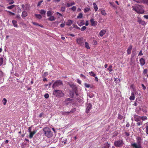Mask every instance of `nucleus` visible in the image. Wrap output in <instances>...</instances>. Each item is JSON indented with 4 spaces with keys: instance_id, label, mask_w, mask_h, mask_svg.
Returning <instances> with one entry per match:
<instances>
[{
    "instance_id": "obj_1",
    "label": "nucleus",
    "mask_w": 148,
    "mask_h": 148,
    "mask_svg": "<svg viewBox=\"0 0 148 148\" xmlns=\"http://www.w3.org/2000/svg\"><path fill=\"white\" fill-rule=\"evenodd\" d=\"M133 10L135 11L138 14H143L145 12L144 10L142 9V7L141 6L136 5L132 7Z\"/></svg>"
},
{
    "instance_id": "obj_2",
    "label": "nucleus",
    "mask_w": 148,
    "mask_h": 148,
    "mask_svg": "<svg viewBox=\"0 0 148 148\" xmlns=\"http://www.w3.org/2000/svg\"><path fill=\"white\" fill-rule=\"evenodd\" d=\"M45 136L48 138H51L53 135V133L51 131L50 128L48 127H45L43 129Z\"/></svg>"
},
{
    "instance_id": "obj_3",
    "label": "nucleus",
    "mask_w": 148,
    "mask_h": 148,
    "mask_svg": "<svg viewBox=\"0 0 148 148\" xmlns=\"http://www.w3.org/2000/svg\"><path fill=\"white\" fill-rule=\"evenodd\" d=\"M53 94L58 98L63 97L64 94L62 90L54 89L53 92Z\"/></svg>"
},
{
    "instance_id": "obj_4",
    "label": "nucleus",
    "mask_w": 148,
    "mask_h": 148,
    "mask_svg": "<svg viewBox=\"0 0 148 148\" xmlns=\"http://www.w3.org/2000/svg\"><path fill=\"white\" fill-rule=\"evenodd\" d=\"M114 144L115 146L119 147L123 146L124 143L123 140H121L115 141Z\"/></svg>"
},
{
    "instance_id": "obj_5",
    "label": "nucleus",
    "mask_w": 148,
    "mask_h": 148,
    "mask_svg": "<svg viewBox=\"0 0 148 148\" xmlns=\"http://www.w3.org/2000/svg\"><path fill=\"white\" fill-rule=\"evenodd\" d=\"M63 85V84L62 81L60 80H57L53 84L52 88H54L57 87H58L59 86Z\"/></svg>"
},
{
    "instance_id": "obj_6",
    "label": "nucleus",
    "mask_w": 148,
    "mask_h": 148,
    "mask_svg": "<svg viewBox=\"0 0 148 148\" xmlns=\"http://www.w3.org/2000/svg\"><path fill=\"white\" fill-rule=\"evenodd\" d=\"M77 42L78 44L80 45V46H83L84 45V41L82 38H79L77 39Z\"/></svg>"
},
{
    "instance_id": "obj_7",
    "label": "nucleus",
    "mask_w": 148,
    "mask_h": 148,
    "mask_svg": "<svg viewBox=\"0 0 148 148\" xmlns=\"http://www.w3.org/2000/svg\"><path fill=\"white\" fill-rule=\"evenodd\" d=\"M131 146L133 148H142L141 144H137L136 143H133L131 144Z\"/></svg>"
},
{
    "instance_id": "obj_8",
    "label": "nucleus",
    "mask_w": 148,
    "mask_h": 148,
    "mask_svg": "<svg viewBox=\"0 0 148 148\" xmlns=\"http://www.w3.org/2000/svg\"><path fill=\"white\" fill-rule=\"evenodd\" d=\"M90 21L91 23V25L92 26L95 27L97 25V21H95L93 18H91L90 20Z\"/></svg>"
},
{
    "instance_id": "obj_9",
    "label": "nucleus",
    "mask_w": 148,
    "mask_h": 148,
    "mask_svg": "<svg viewBox=\"0 0 148 148\" xmlns=\"http://www.w3.org/2000/svg\"><path fill=\"white\" fill-rule=\"evenodd\" d=\"M92 108V105L90 103L88 104L87 105L86 112L87 113H88L89 112L90 110Z\"/></svg>"
},
{
    "instance_id": "obj_10",
    "label": "nucleus",
    "mask_w": 148,
    "mask_h": 148,
    "mask_svg": "<svg viewBox=\"0 0 148 148\" xmlns=\"http://www.w3.org/2000/svg\"><path fill=\"white\" fill-rule=\"evenodd\" d=\"M73 113V111H71L70 112H62L61 113L62 115L64 116H67L70 113L72 114Z\"/></svg>"
},
{
    "instance_id": "obj_11",
    "label": "nucleus",
    "mask_w": 148,
    "mask_h": 148,
    "mask_svg": "<svg viewBox=\"0 0 148 148\" xmlns=\"http://www.w3.org/2000/svg\"><path fill=\"white\" fill-rule=\"evenodd\" d=\"M138 19L137 20V22L140 24H141L143 25H144L146 23L144 21H143L141 20V19L139 18L138 17Z\"/></svg>"
},
{
    "instance_id": "obj_12",
    "label": "nucleus",
    "mask_w": 148,
    "mask_h": 148,
    "mask_svg": "<svg viewBox=\"0 0 148 148\" xmlns=\"http://www.w3.org/2000/svg\"><path fill=\"white\" fill-rule=\"evenodd\" d=\"M132 48V45H130L127 50V53L128 55L130 54L131 53V50Z\"/></svg>"
},
{
    "instance_id": "obj_13",
    "label": "nucleus",
    "mask_w": 148,
    "mask_h": 148,
    "mask_svg": "<svg viewBox=\"0 0 148 148\" xmlns=\"http://www.w3.org/2000/svg\"><path fill=\"white\" fill-rule=\"evenodd\" d=\"M21 6L24 10H27L29 9V6L27 4L25 5L22 4Z\"/></svg>"
},
{
    "instance_id": "obj_14",
    "label": "nucleus",
    "mask_w": 148,
    "mask_h": 148,
    "mask_svg": "<svg viewBox=\"0 0 148 148\" xmlns=\"http://www.w3.org/2000/svg\"><path fill=\"white\" fill-rule=\"evenodd\" d=\"M69 85L70 86V87L72 88L74 91H76V90H77V88L75 85L73 84H70Z\"/></svg>"
},
{
    "instance_id": "obj_15",
    "label": "nucleus",
    "mask_w": 148,
    "mask_h": 148,
    "mask_svg": "<svg viewBox=\"0 0 148 148\" xmlns=\"http://www.w3.org/2000/svg\"><path fill=\"white\" fill-rule=\"evenodd\" d=\"M140 64L141 66H143L145 63V61L144 59L142 58L140 60Z\"/></svg>"
},
{
    "instance_id": "obj_16",
    "label": "nucleus",
    "mask_w": 148,
    "mask_h": 148,
    "mask_svg": "<svg viewBox=\"0 0 148 148\" xmlns=\"http://www.w3.org/2000/svg\"><path fill=\"white\" fill-rule=\"evenodd\" d=\"M134 118L135 121L137 122L140 121V116L136 115H134Z\"/></svg>"
},
{
    "instance_id": "obj_17",
    "label": "nucleus",
    "mask_w": 148,
    "mask_h": 148,
    "mask_svg": "<svg viewBox=\"0 0 148 148\" xmlns=\"http://www.w3.org/2000/svg\"><path fill=\"white\" fill-rule=\"evenodd\" d=\"M36 132V130H34L32 132H30V134L29 135V137L30 138H32Z\"/></svg>"
},
{
    "instance_id": "obj_18",
    "label": "nucleus",
    "mask_w": 148,
    "mask_h": 148,
    "mask_svg": "<svg viewBox=\"0 0 148 148\" xmlns=\"http://www.w3.org/2000/svg\"><path fill=\"white\" fill-rule=\"evenodd\" d=\"M129 99L130 100H134L135 99V96L134 95V92H132L131 93V96L129 98Z\"/></svg>"
},
{
    "instance_id": "obj_19",
    "label": "nucleus",
    "mask_w": 148,
    "mask_h": 148,
    "mask_svg": "<svg viewBox=\"0 0 148 148\" xmlns=\"http://www.w3.org/2000/svg\"><path fill=\"white\" fill-rule=\"evenodd\" d=\"M106 32V30L102 29L100 32L99 34L101 36H102L105 34Z\"/></svg>"
},
{
    "instance_id": "obj_20",
    "label": "nucleus",
    "mask_w": 148,
    "mask_h": 148,
    "mask_svg": "<svg viewBox=\"0 0 148 148\" xmlns=\"http://www.w3.org/2000/svg\"><path fill=\"white\" fill-rule=\"evenodd\" d=\"M110 144L108 142H107L106 143L104 144L103 146L102 147V148H109Z\"/></svg>"
},
{
    "instance_id": "obj_21",
    "label": "nucleus",
    "mask_w": 148,
    "mask_h": 148,
    "mask_svg": "<svg viewBox=\"0 0 148 148\" xmlns=\"http://www.w3.org/2000/svg\"><path fill=\"white\" fill-rule=\"evenodd\" d=\"M12 23L14 26L15 27H18V25L17 24V21L15 20H13L12 21Z\"/></svg>"
},
{
    "instance_id": "obj_22",
    "label": "nucleus",
    "mask_w": 148,
    "mask_h": 148,
    "mask_svg": "<svg viewBox=\"0 0 148 148\" xmlns=\"http://www.w3.org/2000/svg\"><path fill=\"white\" fill-rule=\"evenodd\" d=\"M56 19V18L54 17V16H50L49 18H48V20L50 21H53L55 20Z\"/></svg>"
},
{
    "instance_id": "obj_23",
    "label": "nucleus",
    "mask_w": 148,
    "mask_h": 148,
    "mask_svg": "<svg viewBox=\"0 0 148 148\" xmlns=\"http://www.w3.org/2000/svg\"><path fill=\"white\" fill-rule=\"evenodd\" d=\"M75 4V3L74 2H72L71 3H67L66 4V5L67 7H69L72 5H74Z\"/></svg>"
},
{
    "instance_id": "obj_24",
    "label": "nucleus",
    "mask_w": 148,
    "mask_h": 148,
    "mask_svg": "<svg viewBox=\"0 0 148 148\" xmlns=\"http://www.w3.org/2000/svg\"><path fill=\"white\" fill-rule=\"evenodd\" d=\"M93 6L95 10V12L97 11L98 9V8L96 3H93Z\"/></svg>"
},
{
    "instance_id": "obj_25",
    "label": "nucleus",
    "mask_w": 148,
    "mask_h": 148,
    "mask_svg": "<svg viewBox=\"0 0 148 148\" xmlns=\"http://www.w3.org/2000/svg\"><path fill=\"white\" fill-rule=\"evenodd\" d=\"M73 23V21L71 20H68L66 23V25L68 26H70Z\"/></svg>"
},
{
    "instance_id": "obj_26",
    "label": "nucleus",
    "mask_w": 148,
    "mask_h": 148,
    "mask_svg": "<svg viewBox=\"0 0 148 148\" xmlns=\"http://www.w3.org/2000/svg\"><path fill=\"white\" fill-rule=\"evenodd\" d=\"M27 13L25 11L23 12L22 14V16L23 17H25L27 16Z\"/></svg>"
},
{
    "instance_id": "obj_27",
    "label": "nucleus",
    "mask_w": 148,
    "mask_h": 148,
    "mask_svg": "<svg viewBox=\"0 0 148 148\" xmlns=\"http://www.w3.org/2000/svg\"><path fill=\"white\" fill-rule=\"evenodd\" d=\"M32 23L34 25H36V26H40L41 27H43V26L42 25H40L38 23L35 22H32Z\"/></svg>"
},
{
    "instance_id": "obj_28",
    "label": "nucleus",
    "mask_w": 148,
    "mask_h": 148,
    "mask_svg": "<svg viewBox=\"0 0 148 148\" xmlns=\"http://www.w3.org/2000/svg\"><path fill=\"white\" fill-rule=\"evenodd\" d=\"M34 15L36 18L38 19H40L42 18V16L40 14H35Z\"/></svg>"
},
{
    "instance_id": "obj_29",
    "label": "nucleus",
    "mask_w": 148,
    "mask_h": 148,
    "mask_svg": "<svg viewBox=\"0 0 148 148\" xmlns=\"http://www.w3.org/2000/svg\"><path fill=\"white\" fill-rule=\"evenodd\" d=\"M52 14L53 13H52V11L50 10L48 11L47 12V15L48 16H51Z\"/></svg>"
},
{
    "instance_id": "obj_30",
    "label": "nucleus",
    "mask_w": 148,
    "mask_h": 148,
    "mask_svg": "<svg viewBox=\"0 0 148 148\" xmlns=\"http://www.w3.org/2000/svg\"><path fill=\"white\" fill-rule=\"evenodd\" d=\"M85 45L86 48L88 49H90V47L88 43L87 42H85Z\"/></svg>"
},
{
    "instance_id": "obj_31",
    "label": "nucleus",
    "mask_w": 148,
    "mask_h": 148,
    "mask_svg": "<svg viewBox=\"0 0 148 148\" xmlns=\"http://www.w3.org/2000/svg\"><path fill=\"white\" fill-rule=\"evenodd\" d=\"M46 12V11L44 10H41L40 11V13L42 15H45Z\"/></svg>"
},
{
    "instance_id": "obj_32",
    "label": "nucleus",
    "mask_w": 148,
    "mask_h": 148,
    "mask_svg": "<svg viewBox=\"0 0 148 148\" xmlns=\"http://www.w3.org/2000/svg\"><path fill=\"white\" fill-rule=\"evenodd\" d=\"M90 10V8L89 7L86 8L84 9V12L86 13L88 12Z\"/></svg>"
},
{
    "instance_id": "obj_33",
    "label": "nucleus",
    "mask_w": 148,
    "mask_h": 148,
    "mask_svg": "<svg viewBox=\"0 0 148 148\" xmlns=\"http://www.w3.org/2000/svg\"><path fill=\"white\" fill-rule=\"evenodd\" d=\"M136 140H137L138 143V144H140L141 143V138L140 137H138L136 138Z\"/></svg>"
},
{
    "instance_id": "obj_34",
    "label": "nucleus",
    "mask_w": 148,
    "mask_h": 148,
    "mask_svg": "<svg viewBox=\"0 0 148 148\" xmlns=\"http://www.w3.org/2000/svg\"><path fill=\"white\" fill-rule=\"evenodd\" d=\"M140 119H141L142 121H144L146 120L147 119V118L146 116H140Z\"/></svg>"
},
{
    "instance_id": "obj_35",
    "label": "nucleus",
    "mask_w": 148,
    "mask_h": 148,
    "mask_svg": "<svg viewBox=\"0 0 148 148\" xmlns=\"http://www.w3.org/2000/svg\"><path fill=\"white\" fill-rule=\"evenodd\" d=\"M89 74L91 76L95 77L96 76V74L92 71L90 72L89 73Z\"/></svg>"
},
{
    "instance_id": "obj_36",
    "label": "nucleus",
    "mask_w": 148,
    "mask_h": 148,
    "mask_svg": "<svg viewBox=\"0 0 148 148\" xmlns=\"http://www.w3.org/2000/svg\"><path fill=\"white\" fill-rule=\"evenodd\" d=\"M108 70L110 72H112L113 71V69H112V65L110 66L108 69Z\"/></svg>"
},
{
    "instance_id": "obj_37",
    "label": "nucleus",
    "mask_w": 148,
    "mask_h": 148,
    "mask_svg": "<svg viewBox=\"0 0 148 148\" xmlns=\"http://www.w3.org/2000/svg\"><path fill=\"white\" fill-rule=\"evenodd\" d=\"M15 5H13L10 6H8L7 7V8L9 9H12L13 8L15 7Z\"/></svg>"
},
{
    "instance_id": "obj_38",
    "label": "nucleus",
    "mask_w": 148,
    "mask_h": 148,
    "mask_svg": "<svg viewBox=\"0 0 148 148\" xmlns=\"http://www.w3.org/2000/svg\"><path fill=\"white\" fill-rule=\"evenodd\" d=\"M101 14L103 15L106 16V13L104 10H102L101 11Z\"/></svg>"
},
{
    "instance_id": "obj_39",
    "label": "nucleus",
    "mask_w": 148,
    "mask_h": 148,
    "mask_svg": "<svg viewBox=\"0 0 148 148\" xmlns=\"http://www.w3.org/2000/svg\"><path fill=\"white\" fill-rule=\"evenodd\" d=\"M83 17V14L82 13H80L79 15L77 16V18L78 19H80Z\"/></svg>"
},
{
    "instance_id": "obj_40",
    "label": "nucleus",
    "mask_w": 148,
    "mask_h": 148,
    "mask_svg": "<svg viewBox=\"0 0 148 148\" xmlns=\"http://www.w3.org/2000/svg\"><path fill=\"white\" fill-rule=\"evenodd\" d=\"M138 122L137 123L136 125L138 126H139L141 125H142L143 124V122L142 121H138Z\"/></svg>"
},
{
    "instance_id": "obj_41",
    "label": "nucleus",
    "mask_w": 148,
    "mask_h": 148,
    "mask_svg": "<svg viewBox=\"0 0 148 148\" xmlns=\"http://www.w3.org/2000/svg\"><path fill=\"white\" fill-rule=\"evenodd\" d=\"M123 116L121 115V114H118V118L120 120H121L123 119Z\"/></svg>"
},
{
    "instance_id": "obj_42",
    "label": "nucleus",
    "mask_w": 148,
    "mask_h": 148,
    "mask_svg": "<svg viewBox=\"0 0 148 148\" xmlns=\"http://www.w3.org/2000/svg\"><path fill=\"white\" fill-rule=\"evenodd\" d=\"M84 24V20H81V22L79 24H78L79 26H81L82 25H83Z\"/></svg>"
},
{
    "instance_id": "obj_43",
    "label": "nucleus",
    "mask_w": 148,
    "mask_h": 148,
    "mask_svg": "<svg viewBox=\"0 0 148 148\" xmlns=\"http://www.w3.org/2000/svg\"><path fill=\"white\" fill-rule=\"evenodd\" d=\"M3 58H0V66H1L3 62Z\"/></svg>"
},
{
    "instance_id": "obj_44",
    "label": "nucleus",
    "mask_w": 148,
    "mask_h": 148,
    "mask_svg": "<svg viewBox=\"0 0 148 148\" xmlns=\"http://www.w3.org/2000/svg\"><path fill=\"white\" fill-rule=\"evenodd\" d=\"M2 101L3 104L4 105H5L6 104V103L7 102V101L6 99L3 98V99Z\"/></svg>"
},
{
    "instance_id": "obj_45",
    "label": "nucleus",
    "mask_w": 148,
    "mask_h": 148,
    "mask_svg": "<svg viewBox=\"0 0 148 148\" xmlns=\"http://www.w3.org/2000/svg\"><path fill=\"white\" fill-rule=\"evenodd\" d=\"M86 27H85V26H83L81 28V30L82 31H83L84 30H85L86 29Z\"/></svg>"
},
{
    "instance_id": "obj_46",
    "label": "nucleus",
    "mask_w": 148,
    "mask_h": 148,
    "mask_svg": "<svg viewBox=\"0 0 148 148\" xmlns=\"http://www.w3.org/2000/svg\"><path fill=\"white\" fill-rule=\"evenodd\" d=\"M8 12L9 13V15L10 16L14 15H15V14L10 11H8Z\"/></svg>"
},
{
    "instance_id": "obj_47",
    "label": "nucleus",
    "mask_w": 148,
    "mask_h": 148,
    "mask_svg": "<svg viewBox=\"0 0 148 148\" xmlns=\"http://www.w3.org/2000/svg\"><path fill=\"white\" fill-rule=\"evenodd\" d=\"M73 26L74 27H75V28L77 29H80V28L76 25H73Z\"/></svg>"
},
{
    "instance_id": "obj_48",
    "label": "nucleus",
    "mask_w": 148,
    "mask_h": 148,
    "mask_svg": "<svg viewBox=\"0 0 148 148\" xmlns=\"http://www.w3.org/2000/svg\"><path fill=\"white\" fill-rule=\"evenodd\" d=\"M71 9L73 11H75L76 9V7L75 6H73L72 8H71Z\"/></svg>"
},
{
    "instance_id": "obj_49",
    "label": "nucleus",
    "mask_w": 148,
    "mask_h": 148,
    "mask_svg": "<svg viewBox=\"0 0 148 148\" xmlns=\"http://www.w3.org/2000/svg\"><path fill=\"white\" fill-rule=\"evenodd\" d=\"M144 3H145L148 5V0H142Z\"/></svg>"
},
{
    "instance_id": "obj_50",
    "label": "nucleus",
    "mask_w": 148,
    "mask_h": 148,
    "mask_svg": "<svg viewBox=\"0 0 148 148\" xmlns=\"http://www.w3.org/2000/svg\"><path fill=\"white\" fill-rule=\"evenodd\" d=\"M146 132L148 135V125H147L146 127Z\"/></svg>"
},
{
    "instance_id": "obj_51",
    "label": "nucleus",
    "mask_w": 148,
    "mask_h": 148,
    "mask_svg": "<svg viewBox=\"0 0 148 148\" xmlns=\"http://www.w3.org/2000/svg\"><path fill=\"white\" fill-rule=\"evenodd\" d=\"M45 97L46 99L48 98L49 97V95L48 94L46 93L45 95Z\"/></svg>"
},
{
    "instance_id": "obj_52",
    "label": "nucleus",
    "mask_w": 148,
    "mask_h": 148,
    "mask_svg": "<svg viewBox=\"0 0 148 148\" xmlns=\"http://www.w3.org/2000/svg\"><path fill=\"white\" fill-rule=\"evenodd\" d=\"M84 86H85V87H86L87 88H89L90 87V85L88 84L87 83H85L84 84Z\"/></svg>"
},
{
    "instance_id": "obj_53",
    "label": "nucleus",
    "mask_w": 148,
    "mask_h": 148,
    "mask_svg": "<svg viewBox=\"0 0 148 148\" xmlns=\"http://www.w3.org/2000/svg\"><path fill=\"white\" fill-rule=\"evenodd\" d=\"M42 2H43V1L42 0L40 1L39 2H38V3L37 6H40V5H41V3H42Z\"/></svg>"
},
{
    "instance_id": "obj_54",
    "label": "nucleus",
    "mask_w": 148,
    "mask_h": 148,
    "mask_svg": "<svg viewBox=\"0 0 148 148\" xmlns=\"http://www.w3.org/2000/svg\"><path fill=\"white\" fill-rule=\"evenodd\" d=\"M141 86L143 87V90H145L146 89V87H145V86L144 85V84H141Z\"/></svg>"
},
{
    "instance_id": "obj_55",
    "label": "nucleus",
    "mask_w": 148,
    "mask_h": 148,
    "mask_svg": "<svg viewBox=\"0 0 148 148\" xmlns=\"http://www.w3.org/2000/svg\"><path fill=\"white\" fill-rule=\"evenodd\" d=\"M65 8L64 7H62L61 8V10L62 12H64L65 11Z\"/></svg>"
},
{
    "instance_id": "obj_56",
    "label": "nucleus",
    "mask_w": 148,
    "mask_h": 148,
    "mask_svg": "<svg viewBox=\"0 0 148 148\" xmlns=\"http://www.w3.org/2000/svg\"><path fill=\"white\" fill-rule=\"evenodd\" d=\"M143 55V53L142 52V51L141 50V51H140V52L138 53V56H142Z\"/></svg>"
},
{
    "instance_id": "obj_57",
    "label": "nucleus",
    "mask_w": 148,
    "mask_h": 148,
    "mask_svg": "<svg viewBox=\"0 0 148 148\" xmlns=\"http://www.w3.org/2000/svg\"><path fill=\"white\" fill-rule=\"evenodd\" d=\"M125 136H130V134L129 133H128V132H125Z\"/></svg>"
},
{
    "instance_id": "obj_58",
    "label": "nucleus",
    "mask_w": 148,
    "mask_h": 148,
    "mask_svg": "<svg viewBox=\"0 0 148 148\" xmlns=\"http://www.w3.org/2000/svg\"><path fill=\"white\" fill-rule=\"evenodd\" d=\"M44 115V113L43 112H42L40 114V115H39V117L40 118H41L43 115Z\"/></svg>"
},
{
    "instance_id": "obj_59",
    "label": "nucleus",
    "mask_w": 148,
    "mask_h": 148,
    "mask_svg": "<svg viewBox=\"0 0 148 148\" xmlns=\"http://www.w3.org/2000/svg\"><path fill=\"white\" fill-rule=\"evenodd\" d=\"M72 100V99L70 98H68L66 99V101H71Z\"/></svg>"
},
{
    "instance_id": "obj_60",
    "label": "nucleus",
    "mask_w": 148,
    "mask_h": 148,
    "mask_svg": "<svg viewBox=\"0 0 148 148\" xmlns=\"http://www.w3.org/2000/svg\"><path fill=\"white\" fill-rule=\"evenodd\" d=\"M3 76V72L0 70V78Z\"/></svg>"
},
{
    "instance_id": "obj_61",
    "label": "nucleus",
    "mask_w": 148,
    "mask_h": 148,
    "mask_svg": "<svg viewBox=\"0 0 148 148\" xmlns=\"http://www.w3.org/2000/svg\"><path fill=\"white\" fill-rule=\"evenodd\" d=\"M80 76L81 77H83L84 78V79L86 78V77L82 74L80 75Z\"/></svg>"
},
{
    "instance_id": "obj_62",
    "label": "nucleus",
    "mask_w": 148,
    "mask_h": 148,
    "mask_svg": "<svg viewBox=\"0 0 148 148\" xmlns=\"http://www.w3.org/2000/svg\"><path fill=\"white\" fill-rule=\"evenodd\" d=\"M143 17L146 18V19H148V15H145L143 16Z\"/></svg>"
},
{
    "instance_id": "obj_63",
    "label": "nucleus",
    "mask_w": 148,
    "mask_h": 148,
    "mask_svg": "<svg viewBox=\"0 0 148 148\" xmlns=\"http://www.w3.org/2000/svg\"><path fill=\"white\" fill-rule=\"evenodd\" d=\"M89 24L88 21L87 20L86 21L85 25L86 26H88Z\"/></svg>"
},
{
    "instance_id": "obj_64",
    "label": "nucleus",
    "mask_w": 148,
    "mask_h": 148,
    "mask_svg": "<svg viewBox=\"0 0 148 148\" xmlns=\"http://www.w3.org/2000/svg\"><path fill=\"white\" fill-rule=\"evenodd\" d=\"M65 25V24L64 23H62L60 25V26L61 27H63Z\"/></svg>"
}]
</instances>
